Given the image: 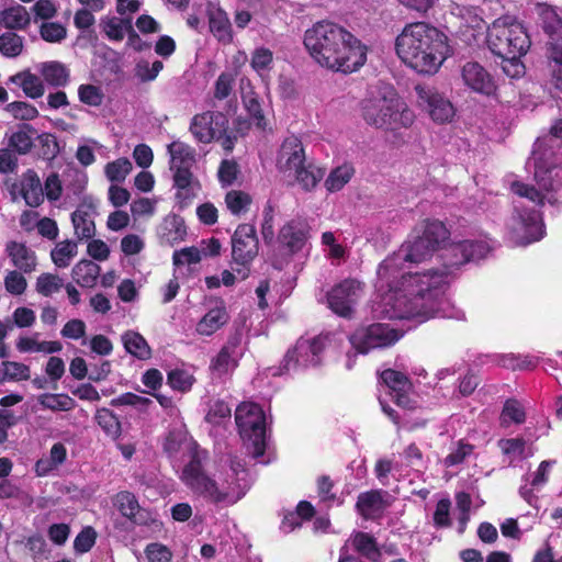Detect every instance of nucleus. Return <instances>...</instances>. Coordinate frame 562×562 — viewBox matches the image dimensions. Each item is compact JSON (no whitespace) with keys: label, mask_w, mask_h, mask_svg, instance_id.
I'll return each mask as SVG.
<instances>
[{"label":"nucleus","mask_w":562,"mask_h":562,"mask_svg":"<svg viewBox=\"0 0 562 562\" xmlns=\"http://www.w3.org/2000/svg\"><path fill=\"white\" fill-rule=\"evenodd\" d=\"M490 251L485 241L462 240L452 243L443 247L440 254L443 269L429 270L424 273L416 272L415 276L405 277L409 282L414 281L417 288L414 302H407L406 296H396L394 294L386 297V302L392 304L386 310V316L390 319H412L419 322L431 317H447L445 305V291L449 283V277L460 266L484 258Z\"/></svg>","instance_id":"1"},{"label":"nucleus","mask_w":562,"mask_h":562,"mask_svg":"<svg viewBox=\"0 0 562 562\" xmlns=\"http://www.w3.org/2000/svg\"><path fill=\"white\" fill-rule=\"evenodd\" d=\"M164 451L170 459L191 458L184 467L181 480L194 493L211 503L233 505L238 502L250 486L248 472L237 458L231 459L225 476L214 480L207 476L201 465L195 441L189 436L183 424L169 430L164 440Z\"/></svg>","instance_id":"2"},{"label":"nucleus","mask_w":562,"mask_h":562,"mask_svg":"<svg viewBox=\"0 0 562 562\" xmlns=\"http://www.w3.org/2000/svg\"><path fill=\"white\" fill-rule=\"evenodd\" d=\"M448 236L449 232L442 222L427 220L413 240L403 244L397 251L382 261L378 269L376 286L380 291L387 288V292L382 297L381 314L387 317L386 310L392 307V304L386 302L389 295H405L408 303L415 301L417 288L414 281L409 282L403 276L408 277L416 273L404 272V263L427 260L441 248Z\"/></svg>","instance_id":"3"},{"label":"nucleus","mask_w":562,"mask_h":562,"mask_svg":"<svg viewBox=\"0 0 562 562\" xmlns=\"http://www.w3.org/2000/svg\"><path fill=\"white\" fill-rule=\"evenodd\" d=\"M304 45L317 64L345 74L356 71L367 60V47L346 29L330 21L317 22L308 29Z\"/></svg>","instance_id":"4"},{"label":"nucleus","mask_w":562,"mask_h":562,"mask_svg":"<svg viewBox=\"0 0 562 562\" xmlns=\"http://www.w3.org/2000/svg\"><path fill=\"white\" fill-rule=\"evenodd\" d=\"M447 37L434 26L416 22L404 27L396 37L398 57L420 74H434L446 58Z\"/></svg>","instance_id":"5"},{"label":"nucleus","mask_w":562,"mask_h":562,"mask_svg":"<svg viewBox=\"0 0 562 562\" xmlns=\"http://www.w3.org/2000/svg\"><path fill=\"white\" fill-rule=\"evenodd\" d=\"M486 40L491 52L515 68L513 76L524 72L519 58L528 52L531 42L521 22L510 15L501 16L487 27Z\"/></svg>","instance_id":"6"},{"label":"nucleus","mask_w":562,"mask_h":562,"mask_svg":"<svg viewBox=\"0 0 562 562\" xmlns=\"http://www.w3.org/2000/svg\"><path fill=\"white\" fill-rule=\"evenodd\" d=\"M361 111L368 124L390 131L409 127L415 119L413 111L390 87L373 91L362 101Z\"/></svg>","instance_id":"7"},{"label":"nucleus","mask_w":562,"mask_h":562,"mask_svg":"<svg viewBox=\"0 0 562 562\" xmlns=\"http://www.w3.org/2000/svg\"><path fill=\"white\" fill-rule=\"evenodd\" d=\"M562 138V120H558L550 128L549 135L539 138L528 160L533 166L535 179L539 187L546 191H553L562 186V167L553 160V148Z\"/></svg>","instance_id":"8"},{"label":"nucleus","mask_w":562,"mask_h":562,"mask_svg":"<svg viewBox=\"0 0 562 562\" xmlns=\"http://www.w3.org/2000/svg\"><path fill=\"white\" fill-rule=\"evenodd\" d=\"M235 420L247 450L259 460L266 451V417L255 403H241L235 411Z\"/></svg>","instance_id":"9"},{"label":"nucleus","mask_w":562,"mask_h":562,"mask_svg":"<svg viewBox=\"0 0 562 562\" xmlns=\"http://www.w3.org/2000/svg\"><path fill=\"white\" fill-rule=\"evenodd\" d=\"M542 30L548 35V59L551 83L562 91V19L547 4L537 5Z\"/></svg>","instance_id":"10"},{"label":"nucleus","mask_w":562,"mask_h":562,"mask_svg":"<svg viewBox=\"0 0 562 562\" xmlns=\"http://www.w3.org/2000/svg\"><path fill=\"white\" fill-rule=\"evenodd\" d=\"M327 336L312 339L300 338L293 349H290L274 374L289 373L300 368L314 367L321 362V353L325 349Z\"/></svg>","instance_id":"11"},{"label":"nucleus","mask_w":562,"mask_h":562,"mask_svg":"<svg viewBox=\"0 0 562 562\" xmlns=\"http://www.w3.org/2000/svg\"><path fill=\"white\" fill-rule=\"evenodd\" d=\"M400 339L396 330L386 324H371L358 328L349 338L351 346L358 353H367L374 348H382L393 345Z\"/></svg>","instance_id":"12"},{"label":"nucleus","mask_w":562,"mask_h":562,"mask_svg":"<svg viewBox=\"0 0 562 562\" xmlns=\"http://www.w3.org/2000/svg\"><path fill=\"white\" fill-rule=\"evenodd\" d=\"M361 294V283L346 279L327 293L328 307L339 316L350 317Z\"/></svg>","instance_id":"13"},{"label":"nucleus","mask_w":562,"mask_h":562,"mask_svg":"<svg viewBox=\"0 0 562 562\" xmlns=\"http://www.w3.org/2000/svg\"><path fill=\"white\" fill-rule=\"evenodd\" d=\"M228 128V120L226 115L217 111H206L195 114L190 123V132L193 137L203 144L215 140Z\"/></svg>","instance_id":"14"},{"label":"nucleus","mask_w":562,"mask_h":562,"mask_svg":"<svg viewBox=\"0 0 562 562\" xmlns=\"http://www.w3.org/2000/svg\"><path fill=\"white\" fill-rule=\"evenodd\" d=\"M259 241L251 224H240L232 236V257L236 265L246 268L258 255Z\"/></svg>","instance_id":"15"},{"label":"nucleus","mask_w":562,"mask_h":562,"mask_svg":"<svg viewBox=\"0 0 562 562\" xmlns=\"http://www.w3.org/2000/svg\"><path fill=\"white\" fill-rule=\"evenodd\" d=\"M418 104L438 123L449 122L454 115L452 103L437 89L429 86H416Z\"/></svg>","instance_id":"16"},{"label":"nucleus","mask_w":562,"mask_h":562,"mask_svg":"<svg viewBox=\"0 0 562 562\" xmlns=\"http://www.w3.org/2000/svg\"><path fill=\"white\" fill-rule=\"evenodd\" d=\"M113 504L125 518L135 525L151 526L157 524L156 515L149 509L140 507L136 496L131 492L117 493Z\"/></svg>","instance_id":"17"},{"label":"nucleus","mask_w":562,"mask_h":562,"mask_svg":"<svg viewBox=\"0 0 562 562\" xmlns=\"http://www.w3.org/2000/svg\"><path fill=\"white\" fill-rule=\"evenodd\" d=\"M542 222L537 210L532 209L518 213L516 226L513 228V238L518 245H528L542 237Z\"/></svg>","instance_id":"18"},{"label":"nucleus","mask_w":562,"mask_h":562,"mask_svg":"<svg viewBox=\"0 0 562 562\" xmlns=\"http://www.w3.org/2000/svg\"><path fill=\"white\" fill-rule=\"evenodd\" d=\"M461 76L464 85L476 93L492 95L496 91L495 80L479 63H467L462 67Z\"/></svg>","instance_id":"19"},{"label":"nucleus","mask_w":562,"mask_h":562,"mask_svg":"<svg viewBox=\"0 0 562 562\" xmlns=\"http://www.w3.org/2000/svg\"><path fill=\"white\" fill-rule=\"evenodd\" d=\"M308 238V225L299 220L286 223L279 233L278 241L285 254L292 256L303 249Z\"/></svg>","instance_id":"20"},{"label":"nucleus","mask_w":562,"mask_h":562,"mask_svg":"<svg viewBox=\"0 0 562 562\" xmlns=\"http://www.w3.org/2000/svg\"><path fill=\"white\" fill-rule=\"evenodd\" d=\"M305 164V153L301 140L292 135L284 139L278 156V168L283 173L292 175Z\"/></svg>","instance_id":"21"},{"label":"nucleus","mask_w":562,"mask_h":562,"mask_svg":"<svg viewBox=\"0 0 562 562\" xmlns=\"http://www.w3.org/2000/svg\"><path fill=\"white\" fill-rule=\"evenodd\" d=\"M390 495L386 491L372 490L360 493L357 499V510L364 519H378L390 506Z\"/></svg>","instance_id":"22"},{"label":"nucleus","mask_w":562,"mask_h":562,"mask_svg":"<svg viewBox=\"0 0 562 562\" xmlns=\"http://www.w3.org/2000/svg\"><path fill=\"white\" fill-rule=\"evenodd\" d=\"M554 462L550 460L542 461L537 471L530 476H522V484L519 487L520 497L526 501L530 506L538 507V497L533 493L539 491L549 480L550 469Z\"/></svg>","instance_id":"23"},{"label":"nucleus","mask_w":562,"mask_h":562,"mask_svg":"<svg viewBox=\"0 0 562 562\" xmlns=\"http://www.w3.org/2000/svg\"><path fill=\"white\" fill-rule=\"evenodd\" d=\"M5 252L16 270L31 273L36 269L37 258L35 251L25 244L11 240L5 245Z\"/></svg>","instance_id":"24"},{"label":"nucleus","mask_w":562,"mask_h":562,"mask_svg":"<svg viewBox=\"0 0 562 562\" xmlns=\"http://www.w3.org/2000/svg\"><path fill=\"white\" fill-rule=\"evenodd\" d=\"M229 319V315L222 302L207 311L196 324V333L202 336H211L221 329Z\"/></svg>","instance_id":"25"},{"label":"nucleus","mask_w":562,"mask_h":562,"mask_svg":"<svg viewBox=\"0 0 562 562\" xmlns=\"http://www.w3.org/2000/svg\"><path fill=\"white\" fill-rule=\"evenodd\" d=\"M21 193L25 203L36 207L44 201V190L40 177L34 170L29 169L21 179Z\"/></svg>","instance_id":"26"},{"label":"nucleus","mask_w":562,"mask_h":562,"mask_svg":"<svg viewBox=\"0 0 562 562\" xmlns=\"http://www.w3.org/2000/svg\"><path fill=\"white\" fill-rule=\"evenodd\" d=\"M238 340H228L212 360L211 369L218 375L226 374L234 370L238 359Z\"/></svg>","instance_id":"27"},{"label":"nucleus","mask_w":562,"mask_h":562,"mask_svg":"<svg viewBox=\"0 0 562 562\" xmlns=\"http://www.w3.org/2000/svg\"><path fill=\"white\" fill-rule=\"evenodd\" d=\"M38 71L45 82L52 87H66L70 80L69 69L66 65L57 60L42 63L38 66Z\"/></svg>","instance_id":"28"},{"label":"nucleus","mask_w":562,"mask_h":562,"mask_svg":"<svg viewBox=\"0 0 562 562\" xmlns=\"http://www.w3.org/2000/svg\"><path fill=\"white\" fill-rule=\"evenodd\" d=\"M75 235L80 240L91 239L95 234L93 212L88 206H80L71 214Z\"/></svg>","instance_id":"29"},{"label":"nucleus","mask_w":562,"mask_h":562,"mask_svg":"<svg viewBox=\"0 0 562 562\" xmlns=\"http://www.w3.org/2000/svg\"><path fill=\"white\" fill-rule=\"evenodd\" d=\"M101 26L105 35L111 41L120 42L124 38L126 33L130 35V41L137 37L130 18L121 19L116 16H106L101 20Z\"/></svg>","instance_id":"30"},{"label":"nucleus","mask_w":562,"mask_h":562,"mask_svg":"<svg viewBox=\"0 0 562 562\" xmlns=\"http://www.w3.org/2000/svg\"><path fill=\"white\" fill-rule=\"evenodd\" d=\"M240 90H241V100H243L244 106L246 108L248 114L254 120V123L258 127L265 128L267 123H266V119H265V115H263V112L261 109V104H260L256 93L252 91L249 80L240 81Z\"/></svg>","instance_id":"31"},{"label":"nucleus","mask_w":562,"mask_h":562,"mask_svg":"<svg viewBox=\"0 0 562 562\" xmlns=\"http://www.w3.org/2000/svg\"><path fill=\"white\" fill-rule=\"evenodd\" d=\"M498 447L502 452L508 458L509 464L516 460H524L533 456V448L527 445L522 438H510L498 440Z\"/></svg>","instance_id":"32"},{"label":"nucleus","mask_w":562,"mask_h":562,"mask_svg":"<svg viewBox=\"0 0 562 562\" xmlns=\"http://www.w3.org/2000/svg\"><path fill=\"white\" fill-rule=\"evenodd\" d=\"M349 541L355 550L362 557L372 562H378L380 560L381 551L373 536L367 532L356 531L351 535Z\"/></svg>","instance_id":"33"},{"label":"nucleus","mask_w":562,"mask_h":562,"mask_svg":"<svg viewBox=\"0 0 562 562\" xmlns=\"http://www.w3.org/2000/svg\"><path fill=\"white\" fill-rule=\"evenodd\" d=\"M210 30L218 41L229 42L232 40L231 22L225 11L211 5L207 10Z\"/></svg>","instance_id":"34"},{"label":"nucleus","mask_w":562,"mask_h":562,"mask_svg":"<svg viewBox=\"0 0 562 562\" xmlns=\"http://www.w3.org/2000/svg\"><path fill=\"white\" fill-rule=\"evenodd\" d=\"M170 168H191L195 161V150L190 145L175 140L168 145Z\"/></svg>","instance_id":"35"},{"label":"nucleus","mask_w":562,"mask_h":562,"mask_svg":"<svg viewBox=\"0 0 562 562\" xmlns=\"http://www.w3.org/2000/svg\"><path fill=\"white\" fill-rule=\"evenodd\" d=\"M121 338L126 352L133 357L139 360H147L151 357V349L139 333L127 330Z\"/></svg>","instance_id":"36"},{"label":"nucleus","mask_w":562,"mask_h":562,"mask_svg":"<svg viewBox=\"0 0 562 562\" xmlns=\"http://www.w3.org/2000/svg\"><path fill=\"white\" fill-rule=\"evenodd\" d=\"M100 266L91 260H81L71 270L74 281L82 288H92L100 274Z\"/></svg>","instance_id":"37"},{"label":"nucleus","mask_w":562,"mask_h":562,"mask_svg":"<svg viewBox=\"0 0 562 562\" xmlns=\"http://www.w3.org/2000/svg\"><path fill=\"white\" fill-rule=\"evenodd\" d=\"M35 135L36 130L32 125L26 123L20 124L18 130L10 135L9 146L20 155H25L32 149Z\"/></svg>","instance_id":"38"},{"label":"nucleus","mask_w":562,"mask_h":562,"mask_svg":"<svg viewBox=\"0 0 562 562\" xmlns=\"http://www.w3.org/2000/svg\"><path fill=\"white\" fill-rule=\"evenodd\" d=\"M0 18L2 24L9 30H25L31 22L27 10L21 4L4 9Z\"/></svg>","instance_id":"39"},{"label":"nucleus","mask_w":562,"mask_h":562,"mask_svg":"<svg viewBox=\"0 0 562 562\" xmlns=\"http://www.w3.org/2000/svg\"><path fill=\"white\" fill-rule=\"evenodd\" d=\"M11 81L19 85L31 99L41 98L45 92L43 80L30 71H21L14 75L11 77Z\"/></svg>","instance_id":"40"},{"label":"nucleus","mask_w":562,"mask_h":562,"mask_svg":"<svg viewBox=\"0 0 562 562\" xmlns=\"http://www.w3.org/2000/svg\"><path fill=\"white\" fill-rule=\"evenodd\" d=\"M38 404L53 412H69L76 407V402L67 394L44 393L37 396Z\"/></svg>","instance_id":"41"},{"label":"nucleus","mask_w":562,"mask_h":562,"mask_svg":"<svg viewBox=\"0 0 562 562\" xmlns=\"http://www.w3.org/2000/svg\"><path fill=\"white\" fill-rule=\"evenodd\" d=\"M292 175L295 176V179L297 183L304 189L305 191L313 190L317 183L321 181V179L324 177L323 169L308 164L303 165L299 168V170H295Z\"/></svg>","instance_id":"42"},{"label":"nucleus","mask_w":562,"mask_h":562,"mask_svg":"<svg viewBox=\"0 0 562 562\" xmlns=\"http://www.w3.org/2000/svg\"><path fill=\"white\" fill-rule=\"evenodd\" d=\"M381 379L384 384L390 389L391 396L397 392H409L412 383L409 379L402 372L387 369L381 373Z\"/></svg>","instance_id":"43"},{"label":"nucleus","mask_w":562,"mask_h":562,"mask_svg":"<svg viewBox=\"0 0 562 562\" xmlns=\"http://www.w3.org/2000/svg\"><path fill=\"white\" fill-rule=\"evenodd\" d=\"M24 48V38L9 31L0 35V54L7 58H15Z\"/></svg>","instance_id":"44"},{"label":"nucleus","mask_w":562,"mask_h":562,"mask_svg":"<svg viewBox=\"0 0 562 562\" xmlns=\"http://www.w3.org/2000/svg\"><path fill=\"white\" fill-rule=\"evenodd\" d=\"M353 172V167L347 164L335 168L325 180L326 189L330 192L339 191L350 181Z\"/></svg>","instance_id":"45"},{"label":"nucleus","mask_w":562,"mask_h":562,"mask_svg":"<svg viewBox=\"0 0 562 562\" xmlns=\"http://www.w3.org/2000/svg\"><path fill=\"white\" fill-rule=\"evenodd\" d=\"M451 13L460 19L461 24L470 27V29H481L483 24V19L477 12V8L462 5L454 3L451 7Z\"/></svg>","instance_id":"46"},{"label":"nucleus","mask_w":562,"mask_h":562,"mask_svg":"<svg viewBox=\"0 0 562 562\" xmlns=\"http://www.w3.org/2000/svg\"><path fill=\"white\" fill-rule=\"evenodd\" d=\"M77 243L72 240L58 243L50 252L53 262L59 268L68 267L71 259L77 255Z\"/></svg>","instance_id":"47"},{"label":"nucleus","mask_w":562,"mask_h":562,"mask_svg":"<svg viewBox=\"0 0 562 562\" xmlns=\"http://www.w3.org/2000/svg\"><path fill=\"white\" fill-rule=\"evenodd\" d=\"M225 203L231 213L238 216L248 211L251 198L244 191L231 190L226 193Z\"/></svg>","instance_id":"48"},{"label":"nucleus","mask_w":562,"mask_h":562,"mask_svg":"<svg viewBox=\"0 0 562 562\" xmlns=\"http://www.w3.org/2000/svg\"><path fill=\"white\" fill-rule=\"evenodd\" d=\"M95 420L99 426L111 438H117L121 434V424L117 417L109 408H100L97 411Z\"/></svg>","instance_id":"49"},{"label":"nucleus","mask_w":562,"mask_h":562,"mask_svg":"<svg viewBox=\"0 0 562 562\" xmlns=\"http://www.w3.org/2000/svg\"><path fill=\"white\" fill-rule=\"evenodd\" d=\"M64 286L63 280L53 273H42L37 277L35 290L43 296H50Z\"/></svg>","instance_id":"50"},{"label":"nucleus","mask_w":562,"mask_h":562,"mask_svg":"<svg viewBox=\"0 0 562 562\" xmlns=\"http://www.w3.org/2000/svg\"><path fill=\"white\" fill-rule=\"evenodd\" d=\"M132 170V162L127 158H119L105 166V176L112 182L124 181Z\"/></svg>","instance_id":"51"},{"label":"nucleus","mask_w":562,"mask_h":562,"mask_svg":"<svg viewBox=\"0 0 562 562\" xmlns=\"http://www.w3.org/2000/svg\"><path fill=\"white\" fill-rule=\"evenodd\" d=\"M194 381V376L182 369L171 370L167 376V383L170 385V387L179 392L189 391L192 387Z\"/></svg>","instance_id":"52"},{"label":"nucleus","mask_w":562,"mask_h":562,"mask_svg":"<svg viewBox=\"0 0 562 562\" xmlns=\"http://www.w3.org/2000/svg\"><path fill=\"white\" fill-rule=\"evenodd\" d=\"M40 35L45 42L61 43L67 37V29L58 22H44Z\"/></svg>","instance_id":"53"},{"label":"nucleus","mask_w":562,"mask_h":562,"mask_svg":"<svg viewBox=\"0 0 562 562\" xmlns=\"http://www.w3.org/2000/svg\"><path fill=\"white\" fill-rule=\"evenodd\" d=\"M2 380L9 381H22L30 379L29 366L15 362V361H3L2 362Z\"/></svg>","instance_id":"54"},{"label":"nucleus","mask_w":562,"mask_h":562,"mask_svg":"<svg viewBox=\"0 0 562 562\" xmlns=\"http://www.w3.org/2000/svg\"><path fill=\"white\" fill-rule=\"evenodd\" d=\"M501 418L503 424L508 422L522 424L526 419V413L517 400L510 398L505 402Z\"/></svg>","instance_id":"55"},{"label":"nucleus","mask_w":562,"mask_h":562,"mask_svg":"<svg viewBox=\"0 0 562 562\" xmlns=\"http://www.w3.org/2000/svg\"><path fill=\"white\" fill-rule=\"evenodd\" d=\"M5 111L14 119L22 121L34 120L38 116V111L35 106L23 101H14L5 106Z\"/></svg>","instance_id":"56"},{"label":"nucleus","mask_w":562,"mask_h":562,"mask_svg":"<svg viewBox=\"0 0 562 562\" xmlns=\"http://www.w3.org/2000/svg\"><path fill=\"white\" fill-rule=\"evenodd\" d=\"M153 401L131 392L121 394L111 401L112 406H133L139 411H146Z\"/></svg>","instance_id":"57"},{"label":"nucleus","mask_w":562,"mask_h":562,"mask_svg":"<svg viewBox=\"0 0 562 562\" xmlns=\"http://www.w3.org/2000/svg\"><path fill=\"white\" fill-rule=\"evenodd\" d=\"M19 270H11L4 277V288L12 295H21L25 292L27 281Z\"/></svg>","instance_id":"58"},{"label":"nucleus","mask_w":562,"mask_h":562,"mask_svg":"<svg viewBox=\"0 0 562 562\" xmlns=\"http://www.w3.org/2000/svg\"><path fill=\"white\" fill-rule=\"evenodd\" d=\"M79 100L90 106H99L103 101L101 89L93 85H81L78 88Z\"/></svg>","instance_id":"59"},{"label":"nucleus","mask_w":562,"mask_h":562,"mask_svg":"<svg viewBox=\"0 0 562 562\" xmlns=\"http://www.w3.org/2000/svg\"><path fill=\"white\" fill-rule=\"evenodd\" d=\"M272 60V52L268 48L260 47L255 49L252 53L251 67L256 72L262 75L265 71L270 69Z\"/></svg>","instance_id":"60"},{"label":"nucleus","mask_w":562,"mask_h":562,"mask_svg":"<svg viewBox=\"0 0 562 562\" xmlns=\"http://www.w3.org/2000/svg\"><path fill=\"white\" fill-rule=\"evenodd\" d=\"M97 532L92 527L83 528L75 538L74 549L77 553L88 552L95 543Z\"/></svg>","instance_id":"61"},{"label":"nucleus","mask_w":562,"mask_h":562,"mask_svg":"<svg viewBox=\"0 0 562 562\" xmlns=\"http://www.w3.org/2000/svg\"><path fill=\"white\" fill-rule=\"evenodd\" d=\"M234 82L233 74L222 72L215 81L214 98L217 100L226 99L233 90Z\"/></svg>","instance_id":"62"},{"label":"nucleus","mask_w":562,"mask_h":562,"mask_svg":"<svg viewBox=\"0 0 562 562\" xmlns=\"http://www.w3.org/2000/svg\"><path fill=\"white\" fill-rule=\"evenodd\" d=\"M231 407L225 402L217 401L211 406L206 420L212 424H221L231 417Z\"/></svg>","instance_id":"63"},{"label":"nucleus","mask_w":562,"mask_h":562,"mask_svg":"<svg viewBox=\"0 0 562 562\" xmlns=\"http://www.w3.org/2000/svg\"><path fill=\"white\" fill-rule=\"evenodd\" d=\"M149 562H169L171 560L170 550L160 543H150L145 549Z\"/></svg>","instance_id":"64"}]
</instances>
